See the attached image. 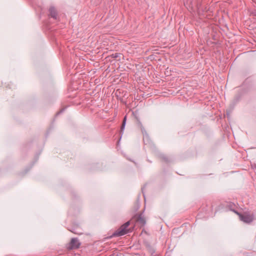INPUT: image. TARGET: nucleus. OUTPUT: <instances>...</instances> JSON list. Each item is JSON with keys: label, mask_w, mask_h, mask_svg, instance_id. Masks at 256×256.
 Masks as SVG:
<instances>
[{"label": "nucleus", "mask_w": 256, "mask_h": 256, "mask_svg": "<svg viewBox=\"0 0 256 256\" xmlns=\"http://www.w3.org/2000/svg\"><path fill=\"white\" fill-rule=\"evenodd\" d=\"M126 116H125L124 118V120H123V122H122V127H121V130L122 131H123L124 130V129L126 124Z\"/></svg>", "instance_id": "5"}, {"label": "nucleus", "mask_w": 256, "mask_h": 256, "mask_svg": "<svg viewBox=\"0 0 256 256\" xmlns=\"http://www.w3.org/2000/svg\"><path fill=\"white\" fill-rule=\"evenodd\" d=\"M50 14L52 18H56V17L57 13H56V11L55 10V8H50Z\"/></svg>", "instance_id": "4"}, {"label": "nucleus", "mask_w": 256, "mask_h": 256, "mask_svg": "<svg viewBox=\"0 0 256 256\" xmlns=\"http://www.w3.org/2000/svg\"><path fill=\"white\" fill-rule=\"evenodd\" d=\"M130 222H127L122 224L116 231L111 236H119L124 235L128 232V226H130Z\"/></svg>", "instance_id": "1"}, {"label": "nucleus", "mask_w": 256, "mask_h": 256, "mask_svg": "<svg viewBox=\"0 0 256 256\" xmlns=\"http://www.w3.org/2000/svg\"><path fill=\"white\" fill-rule=\"evenodd\" d=\"M80 246V243L78 239L76 238H73L71 240V241L69 244V248L70 249L78 248Z\"/></svg>", "instance_id": "3"}, {"label": "nucleus", "mask_w": 256, "mask_h": 256, "mask_svg": "<svg viewBox=\"0 0 256 256\" xmlns=\"http://www.w3.org/2000/svg\"><path fill=\"white\" fill-rule=\"evenodd\" d=\"M234 212L238 216L240 220L244 222L249 224L254 220V216L250 214L248 212H244V214H241L236 210H234Z\"/></svg>", "instance_id": "2"}]
</instances>
